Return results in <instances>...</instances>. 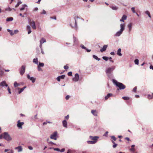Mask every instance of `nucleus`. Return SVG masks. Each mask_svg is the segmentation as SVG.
Wrapping results in <instances>:
<instances>
[{
    "label": "nucleus",
    "instance_id": "f257e3e1",
    "mask_svg": "<svg viewBox=\"0 0 153 153\" xmlns=\"http://www.w3.org/2000/svg\"><path fill=\"white\" fill-rule=\"evenodd\" d=\"M115 68V66H112L111 67L107 68L105 71L107 76L109 79L114 78L113 71Z\"/></svg>",
    "mask_w": 153,
    "mask_h": 153
},
{
    "label": "nucleus",
    "instance_id": "f03ea898",
    "mask_svg": "<svg viewBox=\"0 0 153 153\" xmlns=\"http://www.w3.org/2000/svg\"><path fill=\"white\" fill-rule=\"evenodd\" d=\"M112 81L114 84L117 87H118L120 90H123L125 89L126 88V86L122 83L119 82L116 80L114 79H112Z\"/></svg>",
    "mask_w": 153,
    "mask_h": 153
},
{
    "label": "nucleus",
    "instance_id": "7ed1b4c3",
    "mask_svg": "<svg viewBox=\"0 0 153 153\" xmlns=\"http://www.w3.org/2000/svg\"><path fill=\"white\" fill-rule=\"evenodd\" d=\"M120 30L117 31L115 34L114 36H119L125 30V25L124 24H121L120 25Z\"/></svg>",
    "mask_w": 153,
    "mask_h": 153
},
{
    "label": "nucleus",
    "instance_id": "20e7f679",
    "mask_svg": "<svg viewBox=\"0 0 153 153\" xmlns=\"http://www.w3.org/2000/svg\"><path fill=\"white\" fill-rule=\"evenodd\" d=\"M3 138L7 141H10L12 140L10 135L7 132H4L3 133Z\"/></svg>",
    "mask_w": 153,
    "mask_h": 153
},
{
    "label": "nucleus",
    "instance_id": "39448f33",
    "mask_svg": "<svg viewBox=\"0 0 153 153\" xmlns=\"http://www.w3.org/2000/svg\"><path fill=\"white\" fill-rule=\"evenodd\" d=\"M71 27L75 29L76 30L78 29V27L77 25L76 20L75 18H74V21L73 23H71L70 24Z\"/></svg>",
    "mask_w": 153,
    "mask_h": 153
},
{
    "label": "nucleus",
    "instance_id": "423d86ee",
    "mask_svg": "<svg viewBox=\"0 0 153 153\" xmlns=\"http://www.w3.org/2000/svg\"><path fill=\"white\" fill-rule=\"evenodd\" d=\"M26 66L25 65H22L20 68L19 73L21 75H22L24 74L25 71Z\"/></svg>",
    "mask_w": 153,
    "mask_h": 153
},
{
    "label": "nucleus",
    "instance_id": "0eeeda50",
    "mask_svg": "<svg viewBox=\"0 0 153 153\" xmlns=\"http://www.w3.org/2000/svg\"><path fill=\"white\" fill-rule=\"evenodd\" d=\"M57 132L56 131L51 135L50 137L51 139L56 140H57Z\"/></svg>",
    "mask_w": 153,
    "mask_h": 153
},
{
    "label": "nucleus",
    "instance_id": "6e6552de",
    "mask_svg": "<svg viewBox=\"0 0 153 153\" xmlns=\"http://www.w3.org/2000/svg\"><path fill=\"white\" fill-rule=\"evenodd\" d=\"M29 22L30 25L33 29L35 30L36 29V24L34 21L30 20L29 21Z\"/></svg>",
    "mask_w": 153,
    "mask_h": 153
},
{
    "label": "nucleus",
    "instance_id": "1a4fd4ad",
    "mask_svg": "<svg viewBox=\"0 0 153 153\" xmlns=\"http://www.w3.org/2000/svg\"><path fill=\"white\" fill-rule=\"evenodd\" d=\"M79 75L78 74L76 73L74 75V77L73 78V80L74 82H77L79 79Z\"/></svg>",
    "mask_w": 153,
    "mask_h": 153
},
{
    "label": "nucleus",
    "instance_id": "9d476101",
    "mask_svg": "<svg viewBox=\"0 0 153 153\" xmlns=\"http://www.w3.org/2000/svg\"><path fill=\"white\" fill-rule=\"evenodd\" d=\"M89 138L93 140V141H96V143L97 142V141L98 139L99 138V137L97 136H89Z\"/></svg>",
    "mask_w": 153,
    "mask_h": 153
},
{
    "label": "nucleus",
    "instance_id": "9b49d317",
    "mask_svg": "<svg viewBox=\"0 0 153 153\" xmlns=\"http://www.w3.org/2000/svg\"><path fill=\"white\" fill-rule=\"evenodd\" d=\"M0 86L2 88L4 87H8V85L6 83V82L5 81H3L1 82L0 83Z\"/></svg>",
    "mask_w": 153,
    "mask_h": 153
},
{
    "label": "nucleus",
    "instance_id": "f8f14e48",
    "mask_svg": "<svg viewBox=\"0 0 153 153\" xmlns=\"http://www.w3.org/2000/svg\"><path fill=\"white\" fill-rule=\"evenodd\" d=\"M24 124V123L23 122H21L20 121V120H19L17 122V126L19 128H22V126Z\"/></svg>",
    "mask_w": 153,
    "mask_h": 153
},
{
    "label": "nucleus",
    "instance_id": "ddd939ff",
    "mask_svg": "<svg viewBox=\"0 0 153 153\" xmlns=\"http://www.w3.org/2000/svg\"><path fill=\"white\" fill-rule=\"evenodd\" d=\"M73 39L74 43V45L78 44V39L77 38L74 36V34L73 35Z\"/></svg>",
    "mask_w": 153,
    "mask_h": 153
},
{
    "label": "nucleus",
    "instance_id": "4468645a",
    "mask_svg": "<svg viewBox=\"0 0 153 153\" xmlns=\"http://www.w3.org/2000/svg\"><path fill=\"white\" fill-rule=\"evenodd\" d=\"M53 149L54 150L56 151H57L58 152H63L65 151V149L63 148L62 149H59L58 148H53Z\"/></svg>",
    "mask_w": 153,
    "mask_h": 153
},
{
    "label": "nucleus",
    "instance_id": "2eb2a0df",
    "mask_svg": "<svg viewBox=\"0 0 153 153\" xmlns=\"http://www.w3.org/2000/svg\"><path fill=\"white\" fill-rule=\"evenodd\" d=\"M132 24L131 23H130L128 24L127 27L128 28V32L130 33L131 30L132 28Z\"/></svg>",
    "mask_w": 153,
    "mask_h": 153
},
{
    "label": "nucleus",
    "instance_id": "dca6fc26",
    "mask_svg": "<svg viewBox=\"0 0 153 153\" xmlns=\"http://www.w3.org/2000/svg\"><path fill=\"white\" fill-rule=\"evenodd\" d=\"M107 47H108L107 45H104L103 47L100 49V51L101 52H102L105 51L106 50V48H107Z\"/></svg>",
    "mask_w": 153,
    "mask_h": 153
},
{
    "label": "nucleus",
    "instance_id": "f3484780",
    "mask_svg": "<svg viewBox=\"0 0 153 153\" xmlns=\"http://www.w3.org/2000/svg\"><path fill=\"white\" fill-rule=\"evenodd\" d=\"M91 113L95 116H97L98 112L96 110H92L91 111Z\"/></svg>",
    "mask_w": 153,
    "mask_h": 153
},
{
    "label": "nucleus",
    "instance_id": "a211bd4d",
    "mask_svg": "<svg viewBox=\"0 0 153 153\" xmlns=\"http://www.w3.org/2000/svg\"><path fill=\"white\" fill-rule=\"evenodd\" d=\"M62 125L64 127L67 128V123L65 120H64L62 121Z\"/></svg>",
    "mask_w": 153,
    "mask_h": 153
},
{
    "label": "nucleus",
    "instance_id": "6ab92c4d",
    "mask_svg": "<svg viewBox=\"0 0 153 153\" xmlns=\"http://www.w3.org/2000/svg\"><path fill=\"white\" fill-rule=\"evenodd\" d=\"M15 149H18V152H20L22 151V147L21 146H19L18 147H15Z\"/></svg>",
    "mask_w": 153,
    "mask_h": 153
},
{
    "label": "nucleus",
    "instance_id": "aec40b11",
    "mask_svg": "<svg viewBox=\"0 0 153 153\" xmlns=\"http://www.w3.org/2000/svg\"><path fill=\"white\" fill-rule=\"evenodd\" d=\"M27 30L28 31V34H29L31 33V27H30L29 25H27Z\"/></svg>",
    "mask_w": 153,
    "mask_h": 153
},
{
    "label": "nucleus",
    "instance_id": "412c9836",
    "mask_svg": "<svg viewBox=\"0 0 153 153\" xmlns=\"http://www.w3.org/2000/svg\"><path fill=\"white\" fill-rule=\"evenodd\" d=\"M126 18H127V16L125 15H123L122 16L121 19L120 20V21L124 22V20H126Z\"/></svg>",
    "mask_w": 153,
    "mask_h": 153
},
{
    "label": "nucleus",
    "instance_id": "4be33fe9",
    "mask_svg": "<svg viewBox=\"0 0 153 153\" xmlns=\"http://www.w3.org/2000/svg\"><path fill=\"white\" fill-rule=\"evenodd\" d=\"M110 7L113 10H116L118 9V7L116 6H110Z\"/></svg>",
    "mask_w": 153,
    "mask_h": 153
},
{
    "label": "nucleus",
    "instance_id": "5701e85b",
    "mask_svg": "<svg viewBox=\"0 0 153 153\" xmlns=\"http://www.w3.org/2000/svg\"><path fill=\"white\" fill-rule=\"evenodd\" d=\"M121 49L120 48H119L117 51V54L119 56H122V54L121 53Z\"/></svg>",
    "mask_w": 153,
    "mask_h": 153
},
{
    "label": "nucleus",
    "instance_id": "b1692460",
    "mask_svg": "<svg viewBox=\"0 0 153 153\" xmlns=\"http://www.w3.org/2000/svg\"><path fill=\"white\" fill-rule=\"evenodd\" d=\"M46 42V41L45 39L43 38H42L40 41V43L43 44L45 42Z\"/></svg>",
    "mask_w": 153,
    "mask_h": 153
},
{
    "label": "nucleus",
    "instance_id": "393cba45",
    "mask_svg": "<svg viewBox=\"0 0 153 153\" xmlns=\"http://www.w3.org/2000/svg\"><path fill=\"white\" fill-rule=\"evenodd\" d=\"M13 19L12 17H7L6 19V21L7 22H10V21H13Z\"/></svg>",
    "mask_w": 153,
    "mask_h": 153
},
{
    "label": "nucleus",
    "instance_id": "a878e982",
    "mask_svg": "<svg viewBox=\"0 0 153 153\" xmlns=\"http://www.w3.org/2000/svg\"><path fill=\"white\" fill-rule=\"evenodd\" d=\"M112 95V94L111 93L108 94L105 97V100H107V99H108V98L109 97L111 96Z\"/></svg>",
    "mask_w": 153,
    "mask_h": 153
},
{
    "label": "nucleus",
    "instance_id": "bb28decb",
    "mask_svg": "<svg viewBox=\"0 0 153 153\" xmlns=\"http://www.w3.org/2000/svg\"><path fill=\"white\" fill-rule=\"evenodd\" d=\"M7 30L8 32H9L10 35L11 36H13L14 34V33L13 32V31L9 29H7Z\"/></svg>",
    "mask_w": 153,
    "mask_h": 153
},
{
    "label": "nucleus",
    "instance_id": "cd10ccee",
    "mask_svg": "<svg viewBox=\"0 0 153 153\" xmlns=\"http://www.w3.org/2000/svg\"><path fill=\"white\" fill-rule=\"evenodd\" d=\"M20 84L16 82H15L14 83V86L15 88H16L20 86Z\"/></svg>",
    "mask_w": 153,
    "mask_h": 153
},
{
    "label": "nucleus",
    "instance_id": "c85d7f7f",
    "mask_svg": "<svg viewBox=\"0 0 153 153\" xmlns=\"http://www.w3.org/2000/svg\"><path fill=\"white\" fill-rule=\"evenodd\" d=\"M135 146L134 145H132L131 146V148L130 149V151L134 152L135 151V149L134 147Z\"/></svg>",
    "mask_w": 153,
    "mask_h": 153
},
{
    "label": "nucleus",
    "instance_id": "c756f323",
    "mask_svg": "<svg viewBox=\"0 0 153 153\" xmlns=\"http://www.w3.org/2000/svg\"><path fill=\"white\" fill-rule=\"evenodd\" d=\"M27 6L26 4H24L22 5V7L20 8V10L22 11L25 9L26 7H27Z\"/></svg>",
    "mask_w": 153,
    "mask_h": 153
},
{
    "label": "nucleus",
    "instance_id": "7c9ffc66",
    "mask_svg": "<svg viewBox=\"0 0 153 153\" xmlns=\"http://www.w3.org/2000/svg\"><path fill=\"white\" fill-rule=\"evenodd\" d=\"M145 14H147L148 15V16L149 18H151V17L150 13L149 12V11L146 10L145 12Z\"/></svg>",
    "mask_w": 153,
    "mask_h": 153
},
{
    "label": "nucleus",
    "instance_id": "2f4dec72",
    "mask_svg": "<svg viewBox=\"0 0 153 153\" xmlns=\"http://www.w3.org/2000/svg\"><path fill=\"white\" fill-rule=\"evenodd\" d=\"M87 143L89 144H94L96 143V141H88Z\"/></svg>",
    "mask_w": 153,
    "mask_h": 153
},
{
    "label": "nucleus",
    "instance_id": "473e14b6",
    "mask_svg": "<svg viewBox=\"0 0 153 153\" xmlns=\"http://www.w3.org/2000/svg\"><path fill=\"white\" fill-rule=\"evenodd\" d=\"M17 89L19 90L18 92V93L19 94H21L24 90L22 88H18Z\"/></svg>",
    "mask_w": 153,
    "mask_h": 153
},
{
    "label": "nucleus",
    "instance_id": "72a5a7b5",
    "mask_svg": "<svg viewBox=\"0 0 153 153\" xmlns=\"http://www.w3.org/2000/svg\"><path fill=\"white\" fill-rule=\"evenodd\" d=\"M4 69H0V76H2L4 74Z\"/></svg>",
    "mask_w": 153,
    "mask_h": 153
},
{
    "label": "nucleus",
    "instance_id": "f704fd0d",
    "mask_svg": "<svg viewBox=\"0 0 153 153\" xmlns=\"http://www.w3.org/2000/svg\"><path fill=\"white\" fill-rule=\"evenodd\" d=\"M93 57L94 58L96 59V60H98V61H100V58H99L98 57L95 55H93Z\"/></svg>",
    "mask_w": 153,
    "mask_h": 153
},
{
    "label": "nucleus",
    "instance_id": "c9c22d12",
    "mask_svg": "<svg viewBox=\"0 0 153 153\" xmlns=\"http://www.w3.org/2000/svg\"><path fill=\"white\" fill-rule=\"evenodd\" d=\"M33 62L36 64H38V59L37 58L34 59H33Z\"/></svg>",
    "mask_w": 153,
    "mask_h": 153
},
{
    "label": "nucleus",
    "instance_id": "e433bc0d",
    "mask_svg": "<svg viewBox=\"0 0 153 153\" xmlns=\"http://www.w3.org/2000/svg\"><path fill=\"white\" fill-rule=\"evenodd\" d=\"M103 59L106 61H107L109 59V57L106 56H103L102 57Z\"/></svg>",
    "mask_w": 153,
    "mask_h": 153
},
{
    "label": "nucleus",
    "instance_id": "4c0bfd02",
    "mask_svg": "<svg viewBox=\"0 0 153 153\" xmlns=\"http://www.w3.org/2000/svg\"><path fill=\"white\" fill-rule=\"evenodd\" d=\"M135 7H132L131 8V10L132 12V13H136V12L135 10Z\"/></svg>",
    "mask_w": 153,
    "mask_h": 153
},
{
    "label": "nucleus",
    "instance_id": "58836bf2",
    "mask_svg": "<svg viewBox=\"0 0 153 153\" xmlns=\"http://www.w3.org/2000/svg\"><path fill=\"white\" fill-rule=\"evenodd\" d=\"M134 62L136 65H138L139 64V60L137 59H135L134 61Z\"/></svg>",
    "mask_w": 153,
    "mask_h": 153
},
{
    "label": "nucleus",
    "instance_id": "ea45409f",
    "mask_svg": "<svg viewBox=\"0 0 153 153\" xmlns=\"http://www.w3.org/2000/svg\"><path fill=\"white\" fill-rule=\"evenodd\" d=\"M30 80L32 81V82L33 83H34L35 82L36 79L34 78V77H31V78Z\"/></svg>",
    "mask_w": 153,
    "mask_h": 153
},
{
    "label": "nucleus",
    "instance_id": "a19ab883",
    "mask_svg": "<svg viewBox=\"0 0 153 153\" xmlns=\"http://www.w3.org/2000/svg\"><path fill=\"white\" fill-rule=\"evenodd\" d=\"M22 2L21 1H19L17 3V4H16V5L15 6V7H18L19 6L20 4H22Z\"/></svg>",
    "mask_w": 153,
    "mask_h": 153
},
{
    "label": "nucleus",
    "instance_id": "79ce46f5",
    "mask_svg": "<svg viewBox=\"0 0 153 153\" xmlns=\"http://www.w3.org/2000/svg\"><path fill=\"white\" fill-rule=\"evenodd\" d=\"M122 98L125 100H127L129 99V98L127 97H123Z\"/></svg>",
    "mask_w": 153,
    "mask_h": 153
},
{
    "label": "nucleus",
    "instance_id": "37998d69",
    "mask_svg": "<svg viewBox=\"0 0 153 153\" xmlns=\"http://www.w3.org/2000/svg\"><path fill=\"white\" fill-rule=\"evenodd\" d=\"M44 64L43 63L39 62V65L38 66H39L40 67H43L44 66Z\"/></svg>",
    "mask_w": 153,
    "mask_h": 153
},
{
    "label": "nucleus",
    "instance_id": "c03bdc74",
    "mask_svg": "<svg viewBox=\"0 0 153 153\" xmlns=\"http://www.w3.org/2000/svg\"><path fill=\"white\" fill-rule=\"evenodd\" d=\"M5 10L6 11H10L11 10V9L9 7H8L5 8Z\"/></svg>",
    "mask_w": 153,
    "mask_h": 153
},
{
    "label": "nucleus",
    "instance_id": "a18cd8bd",
    "mask_svg": "<svg viewBox=\"0 0 153 153\" xmlns=\"http://www.w3.org/2000/svg\"><path fill=\"white\" fill-rule=\"evenodd\" d=\"M46 13V11L44 10H43L42 12L40 13L41 14H45Z\"/></svg>",
    "mask_w": 153,
    "mask_h": 153
},
{
    "label": "nucleus",
    "instance_id": "49530a36",
    "mask_svg": "<svg viewBox=\"0 0 153 153\" xmlns=\"http://www.w3.org/2000/svg\"><path fill=\"white\" fill-rule=\"evenodd\" d=\"M38 70L39 71H42V69L40 68L39 66H37Z\"/></svg>",
    "mask_w": 153,
    "mask_h": 153
},
{
    "label": "nucleus",
    "instance_id": "de8ad7c7",
    "mask_svg": "<svg viewBox=\"0 0 153 153\" xmlns=\"http://www.w3.org/2000/svg\"><path fill=\"white\" fill-rule=\"evenodd\" d=\"M80 47L82 48L85 50L86 49V48L84 46V45L82 44H81L80 45Z\"/></svg>",
    "mask_w": 153,
    "mask_h": 153
},
{
    "label": "nucleus",
    "instance_id": "09e8293b",
    "mask_svg": "<svg viewBox=\"0 0 153 153\" xmlns=\"http://www.w3.org/2000/svg\"><path fill=\"white\" fill-rule=\"evenodd\" d=\"M111 138L114 140V141H116V138L114 136H111Z\"/></svg>",
    "mask_w": 153,
    "mask_h": 153
},
{
    "label": "nucleus",
    "instance_id": "8fccbe9b",
    "mask_svg": "<svg viewBox=\"0 0 153 153\" xmlns=\"http://www.w3.org/2000/svg\"><path fill=\"white\" fill-rule=\"evenodd\" d=\"M137 86L135 87L133 89V91L134 92H136V91H137Z\"/></svg>",
    "mask_w": 153,
    "mask_h": 153
},
{
    "label": "nucleus",
    "instance_id": "3c124183",
    "mask_svg": "<svg viewBox=\"0 0 153 153\" xmlns=\"http://www.w3.org/2000/svg\"><path fill=\"white\" fill-rule=\"evenodd\" d=\"M60 78V79H64L65 77V75H62L61 76H59Z\"/></svg>",
    "mask_w": 153,
    "mask_h": 153
},
{
    "label": "nucleus",
    "instance_id": "603ef678",
    "mask_svg": "<svg viewBox=\"0 0 153 153\" xmlns=\"http://www.w3.org/2000/svg\"><path fill=\"white\" fill-rule=\"evenodd\" d=\"M50 18L51 19H54V20H56V16H54V17H50Z\"/></svg>",
    "mask_w": 153,
    "mask_h": 153
},
{
    "label": "nucleus",
    "instance_id": "864d4df0",
    "mask_svg": "<svg viewBox=\"0 0 153 153\" xmlns=\"http://www.w3.org/2000/svg\"><path fill=\"white\" fill-rule=\"evenodd\" d=\"M68 75L70 76H72V72L71 71H70L68 73Z\"/></svg>",
    "mask_w": 153,
    "mask_h": 153
},
{
    "label": "nucleus",
    "instance_id": "5fc2aeb1",
    "mask_svg": "<svg viewBox=\"0 0 153 153\" xmlns=\"http://www.w3.org/2000/svg\"><path fill=\"white\" fill-rule=\"evenodd\" d=\"M70 97V96H69V95H67V96H66V97H65V99H66V100H68L69 98Z\"/></svg>",
    "mask_w": 153,
    "mask_h": 153
},
{
    "label": "nucleus",
    "instance_id": "6e6d98bb",
    "mask_svg": "<svg viewBox=\"0 0 153 153\" xmlns=\"http://www.w3.org/2000/svg\"><path fill=\"white\" fill-rule=\"evenodd\" d=\"M19 32V30H16L14 31L13 33L14 34H16L17 33Z\"/></svg>",
    "mask_w": 153,
    "mask_h": 153
},
{
    "label": "nucleus",
    "instance_id": "4d7b16f0",
    "mask_svg": "<svg viewBox=\"0 0 153 153\" xmlns=\"http://www.w3.org/2000/svg\"><path fill=\"white\" fill-rule=\"evenodd\" d=\"M68 67L67 65H65L64 66V68L66 70L68 69Z\"/></svg>",
    "mask_w": 153,
    "mask_h": 153
},
{
    "label": "nucleus",
    "instance_id": "13d9d810",
    "mask_svg": "<svg viewBox=\"0 0 153 153\" xmlns=\"http://www.w3.org/2000/svg\"><path fill=\"white\" fill-rule=\"evenodd\" d=\"M60 76H59L56 78V79L59 82L60 81Z\"/></svg>",
    "mask_w": 153,
    "mask_h": 153
},
{
    "label": "nucleus",
    "instance_id": "bf43d9fd",
    "mask_svg": "<svg viewBox=\"0 0 153 153\" xmlns=\"http://www.w3.org/2000/svg\"><path fill=\"white\" fill-rule=\"evenodd\" d=\"M114 144V145L113 146V147L114 148H115L117 146V144L116 143H114V144Z\"/></svg>",
    "mask_w": 153,
    "mask_h": 153
},
{
    "label": "nucleus",
    "instance_id": "052dcab7",
    "mask_svg": "<svg viewBox=\"0 0 153 153\" xmlns=\"http://www.w3.org/2000/svg\"><path fill=\"white\" fill-rule=\"evenodd\" d=\"M28 148L30 150H32L33 149V148L32 146H28Z\"/></svg>",
    "mask_w": 153,
    "mask_h": 153
},
{
    "label": "nucleus",
    "instance_id": "680f3d73",
    "mask_svg": "<svg viewBox=\"0 0 153 153\" xmlns=\"http://www.w3.org/2000/svg\"><path fill=\"white\" fill-rule=\"evenodd\" d=\"M65 118L66 119L68 120L69 118V115H68L67 116L65 117Z\"/></svg>",
    "mask_w": 153,
    "mask_h": 153
},
{
    "label": "nucleus",
    "instance_id": "e2e57ef3",
    "mask_svg": "<svg viewBox=\"0 0 153 153\" xmlns=\"http://www.w3.org/2000/svg\"><path fill=\"white\" fill-rule=\"evenodd\" d=\"M10 149H6L4 150V152H7L9 151H10Z\"/></svg>",
    "mask_w": 153,
    "mask_h": 153
},
{
    "label": "nucleus",
    "instance_id": "0e129e2a",
    "mask_svg": "<svg viewBox=\"0 0 153 153\" xmlns=\"http://www.w3.org/2000/svg\"><path fill=\"white\" fill-rule=\"evenodd\" d=\"M27 77L28 79H30L31 78V77H30V75L28 74L27 75Z\"/></svg>",
    "mask_w": 153,
    "mask_h": 153
},
{
    "label": "nucleus",
    "instance_id": "69168bd1",
    "mask_svg": "<svg viewBox=\"0 0 153 153\" xmlns=\"http://www.w3.org/2000/svg\"><path fill=\"white\" fill-rule=\"evenodd\" d=\"M3 138V133L1 134H0V140L2 139Z\"/></svg>",
    "mask_w": 153,
    "mask_h": 153
},
{
    "label": "nucleus",
    "instance_id": "338daca9",
    "mask_svg": "<svg viewBox=\"0 0 153 153\" xmlns=\"http://www.w3.org/2000/svg\"><path fill=\"white\" fill-rule=\"evenodd\" d=\"M41 53L43 54H44L45 53H44V52L43 51V49H41Z\"/></svg>",
    "mask_w": 153,
    "mask_h": 153
},
{
    "label": "nucleus",
    "instance_id": "774afa93",
    "mask_svg": "<svg viewBox=\"0 0 153 153\" xmlns=\"http://www.w3.org/2000/svg\"><path fill=\"white\" fill-rule=\"evenodd\" d=\"M7 153H13V151L12 150H10V152H7Z\"/></svg>",
    "mask_w": 153,
    "mask_h": 153
}]
</instances>
